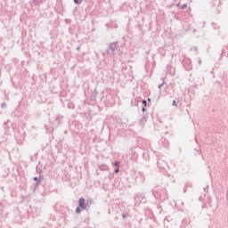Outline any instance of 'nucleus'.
Returning <instances> with one entry per match:
<instances>
[{
    "label": "nucleus",
    "mask_w": 228,
    "mask_h": 228,
    "mask_svg": "<svg viewBox=\"0 0 228 228\" xmlns=\"http://www.w3.org/2000/svg\"><path fill=\"white\" fill-rule=\"evenodd\" d=\"M78 206H79V208H81V209H85L86 208V207H85V199H83V198L79 199Z\"/></svg>",
    "instance_id": "nucleus-1"
},
{
    "label": "nucleus",
    "mask_w": 228,
    "mask_h": 228,
    "mask_svg": "<svg viewBox=\"0 0 228 228\" xmlns=\"http://www.w3.org/2000/svg\"><path fill=\"white\" fill-rule=\"evenodd\" d=\"M110 47L112 52H115V49H117V43L110 44Z\"/></svg>",
    "instance_id": "nucleus-2"
},
{
    "label": "nucleus",
    "mask_w": 228,
    "mask_h": 228,
    "mask_svg": "<svg viewBox=\"0 0 228 228\" xmlns=\"http://www.w3.org/2000/svg\"><path fill=\"white\" fill-rule=\"evenodd\" d=\"M115 167H117L114 172H119V169H118V162H115Z\"/></svg>",
    "instance_id": "nucleus-3"
},
{
    "label": "nucleus",
    "mask_w": 228,
    "mask_h": 228,
    "mask_svg": "<svg viewBox=\"0 0 228 228\" xmlns=\"http://www.w3.org/2000/svg\"><path fill=\"white\" fill-rule=\"evenodd\" d=\"M74 3L76 4H81V3H83V0H74Z\"/></svg>",
    "instance_id": "nucleus-4"
},
{
    "label": "nucleus",
    "mask_w": 228,
    "mask_h": 228,
    "mask_svg": "<svg viewBox=\"0 0 228 228\" xmlns=\"http://www.w3.org/2000/svg\"><path fill=\"white\" fill-rule=\"evenodd\" d=\"M76 213H77V214L81 213V208H77L76 209Z\"/></svg>",
    "instance_id": "nucleus-5"
},
{
    "label": "nucleus",
    "mask_w": 228,
    "mask_h": 228,
    "mask_svg": "<svg viewBox=\"0 0 228 228\" xmlns=\"http://www.w3.org/2000/svg\"><path fill=\"white\" fill-rule=\"evenodd\" d=\"M142 104H143L144 106H147V101L143 100V101H142Z\"/></svg>",
    "instance_id": "nucleus-6"
},
{
    "label": "nucleus",
    "mask_w": 228,
    "mask_h": 228,
    "mask_svg": "<svg viewBox=\"0 0 228 228\" xmlns=\"http://www.w3.org/2000/svg\"><path fill=\"white\" fill-rule=\"evenodd\" d=\"M163 85H165V83L159 85V88H161V86H163Z\"/></svg>",
    "instance_id": "nucleus-7"
},
{
    "label": "nucleus",
    "mask_w": 228,
    "mask_h": 228,
    "mask_svg": "<svg viewBox=\"0 0 228 228\" xmlns=\"http://www.w3.org/2000/svg\"><path fill=\"white\" fill-rule=\"evenodd\" d=\"M187 7V5L186 4H183V6H182V8L184 10V8H186Z\"/></svg>",
    "instance_id": "nucleus-8"
},
{
    "label": "nucleus",
    "mask_w": 228,
    "mask_h": 228,
    "mask_svg": "<svg viewBox=\"0 0 228 228\" xmlns=\"http://www.w3.org/2000/svg\"><path fill=\"white\" fill-rule=\"evenodd\" d=\"M173 106H177V104H175V101H173Z\"/></svg>",
    "instance_id": "nucleus-9"
},
{
    "label": "nucleus",
    "mask_w": 228,
    "mask_h": 228,
    "mask_svg": "<svg viewBox=\"0 0 228 228\" xmlns=\"http://www.w3.org/2000/svg\"><path fill=\"white\" fill-rule=\"evenodd\" d=\"M142 112H145V108H142Z\"/></svg>",
    "instance_id": "nucleus-10"
},
{
    "label": "nucleus",
    "mask_w": 228,
    "mask_h": 228,
    "mask_svg": "<svg viewBox=\"0 0 228 228\" xmlns=\"http://www.w3.org/2000/svg\"><path fill=\"white\" fill-rule=\"evenodd\" d=\"M142 120H143L144 122L146 121V119H145V118H142Z\"/></svg>",
    "instance_id": "nucleus-11"
},
{
    "label": "nucleus",
    "mask_w": 228,
    "mask_h": 228,
    "mask_svg": "<svg viewBox=\"0 0 228 228\" xmlns=\"http://www.w3.org/2000/svg\"><path fill=\"white\" fill-rule=\"evenodd\" d=\"M34 179H35V181H37V177H35Z\"/></svg>",
    "instance_id": "nucleus-12"
}]
</instances>
